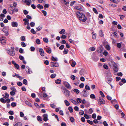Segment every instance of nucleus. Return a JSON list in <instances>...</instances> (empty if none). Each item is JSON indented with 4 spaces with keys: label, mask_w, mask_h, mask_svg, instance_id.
Listing matches in <instances>:
<instances>
[{
    "label": "nucleus",
    "mask_w": 126,
    "mask_h": 126,
    "mask_svg": "<svg viewBox=\"0 0 126 126\" xmlns=\"http://www.w3.org/2000/svg\"><path fill=\"white\" fill-rule=\"evenodd\" d=\"M87 19V17L84 13L79 12V20L84 22L86 21Z\"/></svg>",
    "instance_id": "obj_1"
},
{
    "label": "nucleus",
    "mask_w": 126,
    "mask_h": 126,
    "mask_svg": "<svg viewBox=\"0 0 126 126\" xmlns=\"http://www.w3.org/2000/svg\"><path fill=\"white\" fill-rule=\"evenodd\" d=\"M62 92L66 96H69L70 94V92L65 88L63 89Z\"/></svg>",
    "instance_id": "obj_2"
},
{
    "label": "nucleus",
    "mask_w": 126,
    "mask_h": 126,
    "mask_svg": "<svg viewBox=\"0 0 126 126\" xmlns=\"http://www.w3.org/2000/svg\"><path fill=\"white\" fill-rule=\"evenodd\" d=\"M99 101L98 102V104L100 105L104 104L105 103V100L101 97L100 96L99 98Z\"/></svg>",
    "instance_id": "obj_3"
},
{
    "label": "nucleus",
    "mask_w": 126,
    "mask_h": 126,
    "mask_svg": "<svg viewBox=\"0 0 126 126\" xmlns=\"http://www.w3.org/2000/svg\"><path fill=\"white\" fill-rule=\"evenodd\" d=\"M7 53L10 56H13L15 54V52L14 50H11L9 49L7 50Z\"/></svg>",
    "instance_id": "obj_4"
},
{
    "label": "nucleus",
    "mask_w": 126,
    "mask_h": 126,
    "mask_svg": "<svg viewBox=\"0 0 126 126\" xmlns=\"http://www.w3.org/2000/svg\"><path fill=\"white\" fill-rule=\"evenodd\" d=\"M50 65L51 67H58L59 65L58 63L57 62L54 63L53 62H51L50 63Z\"/></svg>",
    "instance_id": "obj_5"
},
{
    "label": "nucleus",
    "mask_w": 126,
    "mask_h": 126,
    "mask_svg": "<svg viewBox=\"0 0 126 126\" xmlns=\"http://www.w3.org/2000/svg\"><path fill=\"white\" fill-rule=\"evenodd\" d=\"M5 39V38L4 37H1L0 38L1 43L3 45H4L5 44L6 42Z\"/></svg>",
    "instance_id": "obj_6"
},
{
    "label": "nucleus",
    "mask_w": 126,
    "mask_h": 126,
    "mask_svg": "<svg viewBox=\"0 0 126 126\" xmlns=\"http://www.w3.org/2000/svg\"><path fill=\"white\" fill-rule=\"evenodd\" d=\"M25 70L26 71L27 73L28 74H31L32 73V71L28 66H27L26 67Z\"/></svg>",
    "instance_id": "obj_7"
},
{
    "label": "nucleus",
    "mask_w": 126,
    "mask_h": 126,
    "mask_svg": "<svg viewBox=\"0 0 126 126\" xmlns=\"http://www.w3.org/2000/svg\"><path fill=\"white\" fill-rule=\"evenodd\" d=\"M103 47L102 45H101L98 49L97 52L99 53H101L103 51Z\"/></svg>",
    "instance_id": "obj_8"
},
{
    "label": "nucleus",
    "mask_w": 126,
    "mask_h": 126,
    "mask_svg": "<svg viewBox=\"0 0 126 126\" xmlns=\"http://www.w3.org/2000/svg\"><path fill=\"white\" fill-rule=\"evenodd\" d=\"M82 95L83 97H87L88 96L87 91L86 90H83L82 92Z\"/></svg>",
    "instance_id": "obj_9"
},
{
    "label": "nucleus",
    "mask_w": 126,
    "mask_h": 126,
    "mask_svg": "<svg viewBox=\"0 0 126 126\" xmlns=\"http://www.w3.org/2000/svg\"><path fill=\"white\" fill-rule=\"evenodd\" d=\"M63 84L64 86L68 89H71V87L70 84L67 82L65 81L64 82Z\"/></svg>",
    "instance_id": "obj_10"
},
{
    "label": "nucleus",
    "mask_w": 126,
    "mask_h": 126,
    "mask_svg": "<svg viewBox=\"0 0 126 126\" xmlns=\"http://www.w3.org/2000/svg\"><path fill=\"white\" fill-rule=\"evenodd\" d=\"M106 81L107 83L110 85L112 87L111 85L110 84V83L112 81V78H107L106 79Z\"/></svg>",
    "instance_id": "obj_11"
},
{
    "label": "nucleus",
    "mask_w": 126,
    "mask_h": 126,
    "mask_svg": "<svg viewBox=\"0 0 126 126\" xmlns=\"http://www.w3.org/2000/svg\"><path fill=\"white\" fill-rule=\"evenodd\" d=\"M43 116L44 118L43 120L44 121L46 122L48 120V115L47 114H43Z\"/></svg>",
    "instance_id": "obj_12"
},
{
    "label": "nucleus",
    "mask_w": 126,
    "mask_h": 126,
    "mask_svg": "<svg viewBox=\"0 0 126 126\" xmlns=\"http://www.w3.org/2000/svg\"><path fill=\"white\" fill-rule=\"evenodd\" d=\"M11 25L13 27H17L18 26V24L17 22L13 21L11 23Z\"/></svg>",
    "instance_id": "obj_13"
},
{
    "label": "nucleus",
    "mask_w": 126,
    "mask_h": 126,
    "mask_svg": "<svg viewBox=\"0 0 126 126\" xmlns=\"http://www.w3.org/2000/svg\"><path fill=\"white\" fill-rule=\"evenodd\" d=\"M70 101L71 102L73 103L74 104L76 105L78 103H79L78 102L79 101V98H77V102L72 99H71L70 100Z\"/></svg>",
    "instance_id": "obj_14"
},
{
    "label": "nucleus",
    "mask_w": 126,
    "mask_h": 126,
    "mask_svg": "<svg viewBox=\"0 0 126 126\" xmlns=\"http://www.w3.org/2000/svg\"><path fill=\"white\" fill-rule=\"evenodd\" d=\"M40 54L42 56H44V54L43 50L41 48H40L39 49Z\"/></svg>",
    "instance_id": "obj_15"
},
{
    "label": "nucleus",
    "mask_w": 126,
    "mask_h": 126,
    "mask_svg": "<svg viewBox=\"0 0 126 126\" xmlns=\"http://www.w3.org/2000/svg\"><path fill=\"white\" fill-rule=\"evenodd\" d=\"M13 77H15V76H17V77L20 79V80H21L23 79L24 78L21 77V76H19L18 74H16V73L15 74V75H13Z\"/></svg>",
    "instance_id": "obj_16"
},
{
    "label": "nucleus",
    "mask_w": 126,
    "mask_h": 126,
    "mask_svg": "<svg viewBox=\"0 0 126 126\" xmlns=\"http://www.w3.org/2000/svg\"><path fill=\"white\" fill-rule=\"evenodd\" d=\"M31 0H25L24 2L26 3L27 5L29 6L31 4Z\"/></svg>",
    "instance_id": "obj_17"
},
{
    "label": "nucleus",
    "mask_w": 126,
    "mask_h": 126,
    "mask_svg": "<svg viewBox=\"0 0 126 126\" xmlns=\"http://www.w3.org/2000/svg\"><path fill=\"white\" fill-rule=\"evenodd\" d=\"M23 20L25 22L24 24L25 25L28 24H29V20L25 18L23 19Z\"/></svg>",
    "instance_id": "obj_18"
},
{
    "label": "nucleus",
    "mask_w": 126,
    "mask_h": 126,
    "mask_svg": "<svg viewBox=\"0 0 126 126\" xmlns=\"http://www.w3.org/2000/svg\"><path fill=\"white\" fill-rule=\"evenodd\" d=\"M94 32H92V34H93L92 36V38L94 39H95L96 38V33H94Z\"/></svg>",
    "instance_id": "obj_19"
},
{
    "label": "nucleus",
    "mask_w": 126,
    "mask_h": 126,
    "mask_svg": "<svg viewBox=\"0 0 126 126\" xmlns=\"http://www.w3.org/2000/svg\"><path fill=\"white\" fill-rule=\"evenodd\" d=\"M79 11H81L83 12L84 11V9L83 7L81 5H79Z\"/></svg>",
    "instance_id": "obj_20"
},
{
    "label": "nucleus",
    "mask_w": 126,
    "mask_h": 126,
    "mask_svg": "<svg viewBox=\"0 0 126 126\" xmlns=\"http://www.w3.org/2000/svg\"><path fill=\"white\" fill-rule=\"evenodd\" d=\"M5 17V15L3 14H1L0 15V17L1 19H2V20H1V19H0V21H2L3 19V17Z\"/></svg>",
    "instance_id": "obj_21"
},
{
    "label": "nucleus",
    "mask_w": 126,
    "mask_h": 126,
    "mask_svg": "<svg viewBox=\"0 0 126 126\" xmlns=\"http://www.w3.org/2000/svg\"><path fill=\"white\" fill-rule=\"evenodd\" d=\"M84 70L82 68L80 70L79 72V74L81 75H83V73L84 72Z\"/></svg>",
    "instance_id": "obj_22"
},
{
    "label": "nucleus",
    "mask_w": 126,
    "mask_h": 126,
    "mask_svg": "<svg viewBox=\"0 0 126 126\" xmlns=\"http://www.w3.org/2000/svg\"><path fill=\"white\" fill-rule=\"evenodd\" d=\"M37 120L39 122H41L42 121L41 117L39 116H37Z\"/></svg>",
    "instance_id": "obj_23"
},
{
    "label": "nucleus",
    "mask_w": 126,
    "mask_h": 126,
    "mask_svg": "<svg viewBox=\"0 0 126 126\" xmlns=\"http://www.w3.org/2000/svg\"><path fill=\"white\" fill-rule=\"evenodd\" d=\"M105 48L108 50H110V46L108 44L106 45Z\"/></svg>",
    "instance_id": "obj_24"
},
{
    "label": "nucleus",
    "mask_w": 126,
    "mask_h": 126,
    "mask_svg": "<svg viewBox=\"0 0 126 126\" xmlns=\"http://www.w3.org/2000/svg\"><path fill=\"white\" fill-rule=\"evenodd\" d=\"M65 104L67 106H68L70 105V104L69 102L67 100H65L64 101Z\"/></svg>",
    "instance_id": "obj_25"
},
{
    "label": "nucleus",
    "mask_w": 126,
    "mask_h": 126,
    "mask_svg": "<svg viewBox=\"0 0 126 126\" xmlns=\"http://www.w3.org/2000/svg\"><path fill=\"white\" fill-rule=\"evenodd\" d=\"M44 41L46 43H47L48 42V39L47 38H44L43 39Z\"/></svg>",
    "instance_id": "obj_26"
},
{
    "label": "nucleus",
    "mask_w": 126,
    "mask_h": 126,
    "mask_svg": "<svg viewBox=\"0 0 126 126\" xmlns=\"http://www.w3.org/2000/svg\"><path fill=\"white\" fill-rule=\"evenodd\" d=\"M25 103L27 105L29 106L30 107H32V105L31 103H30L29 101H25Z\"/></svg>",
    "instance_id": "obj_27"
},
{
    "label": "nucleus",
    "mask_w": 126,
    "mask_h": 126,
    "mask_svg": "<svg viewBox=\"0 0 126 126\" xmlns=\"http://www.w3.org/2000/svg\"><path fill=\"white\" fill-rule=\"evenodd\" d=\"M37 7L40 9H42L43 8V6L42 5H41L40 4H38L37 5Z\"/></svg>",
    "instance_id": "obj_28"
},
{
    "label": "nucleus",
    "mask_w": 126,
    "mask_h": 126,
    "mask_svg": "<svg viewBox=\"0 0 126 126\" xmlns=\"http://www.w3.org/2000/svg\"><path fill=\"white\" fill-rule=\"evenodd\" d=\"M61 82V80L59 79H57L55 81V83L58 84H60Z\"/></svg>",
    "instance_id": "obj_29"
},
{
    "label": "nucleus",
    "mask_w": 126,
    "mask_h": 126,
    "mask_svg": "<svg viewBox=\"0 0 126 126\" xmlns=\"http://www.w3.org/2000/svg\"><path fill=\"white\" fill-rule=\"evenodd\" d=\"M90 105V104L89 102H86L85 103V106L86 108H88L89 107Z\"/></svg>",
    "instance_id": "obj_30"
},
{
    "label": "nucleus",
    "mask_w": 126,
    "mask_h": 126,
    "mask_svg": "<svg viewBox=\"0 0 126 126\" xmlns=\"http://www.w3.org/2000/svg\"><path fill=\"white\" fill-rule=\"evenodd\" d=\"M25 37L24 36H22L20 37V40L22 41H25Z\"/></svg>",
    "instance_id": "obj_31"
},
{
    "label": "nucleus",
    "mask_w": 126,
    "mask_h": 126,
    "mask_svg": "<svg viewBox=\"0 0 126 126\" xmlns=\"http://www.w3.org/2000/svg\"><path fill=\"white\" fill-rule=\"evenodd\" d=\"M87 122L91 125H92L93 124V121H90V120H87Z\"/></svg>",
    "instance_id": "obj_32"
},
{
    "label": "nucleus",
    "mask_w": 126,
    "mask_h": 126,
    "mask_svg": "<svg viewBox=\"0 0 126 126\" xmlns=\"http://www.w3.org/2000/svg\"><path fill=\"white\" fill-rule=\"evenodd\" d=\"M0 101L1 102L3 103H6V102L5 101V100L4 98H1L0 99Z\"/></svg>",
    "instance_id": "obj_33"
},
{
    "label": "nucleus",
    "mask_w": 126,
    "mask_h": 126,
    "mask_svg": "<svg viewBox=\"0 0 126 126\" xmlns=\"http://www.w3.org/2000/svg\"><path fill=\"white\" fill-rule=\"evenodd\" d=\"M51 59L54 62H55L57 61V58H55L53 56L51 57Z\"/></svg>",
    "instance_id": "obj_34"
},
{
    "label": "nucleus",
    "mask_w": 126,
    "mask_h": 126,
    "mask_svg": "<svg viewBox=\"0 0 126 126\" xmlns=\"http://www.w3.org/2000/svg\"><path fill=\"white\" fill-rule=\"evenodd\" d=\"M15 126H22V124L20 122H18L15 125Z\"/></svg>",
    "instance_id": "obj_35"
},
{
    "label": "nucleus",
    "mask_w": 126,
    "mask_h": 126,
    "mask_svg": "<svg viewBox=\"0 0 126 126\" xmlns=\"http://www.w3.org/2000/svg\"><path fill=\"white\" fill-rule=\"evenodd\" d=\"M76 64V62L75 61H73V62L72 63L71 66L73 67L75 66Z\"/></svg>",
    "instance_id": "obj_36"
},
{
    "label": "nucleus",
    "mask_w": 126,
    "mask_h": 126,
    "mask_svg": "<svg viewBox=\"0 0 126 126\" xmlns=\"http://www.w3.org/2000/svg\"><path fill=\"white\" fill-rule=\"evenodd\" d=\"M99 93L101 96V97H105V95L104 94V93H103V92H102L101 91H100L99 92Z\"/></svg>",
    "instance_id": "obj_37"
},
{
    "label": "nucleus",
    "mask_w": 126,
    "mask_h": 126,
    "mask_svg": "<svg viewBox=\"0 0 126 126\" xmlns=\"http://www.w3.org/2000/svg\"><path fill=\"white\" fill-rule=\"evenodd\" d=\"M9 96V94L7 93H5V95L3 97L4 98H6L8 97Z\"/></svg>",
    "instance_id": "obj_38"
},
{
    "label": "nucleus",
    "mask_w": 126,
    "mask_h": 126,
    "mask_svg": "<svg viewBox=\"0 0 126 126\" xmlns=\"http://www.w3.org/2000/svg\"><path fill=\"white\" fill-rule=\"evenodd\" d=\"M111 102L112 103L115 104L117 103V101L116 99H114L112 100L111 101Z\"/></svg>",
    "instance_id": "obj_39"
},
{
    "label": "nucleus",
    "mask_w": 126,
    "mask_h": 126,
    "mask_svg": "<svg viewBox=\"0 0 126 126\" xmlns=\"http://www.w3.org/2000/svg\"><path fill=\"white\" fill-rule=\"evenodd\" d=\"M68 110L70 112L72 113L73 112V110L72 108L71 107H69L68 108Z\"/></svg>",
    "instance_id": "obj_40"
},
{
    "label": "nucleus",
    "mask_w": 126,
    "mask_h": 126,
    "mask_svg": "<svg viewBox=\"0 0 126 126\" xmlns=\"http://www.w3.org/2000/svg\"><path fill=\"white\" fill-rule=\"evenodd\" d=\"M23 83L25 85L27 84V80L26 79H24L23 80Z\"/></svg>",
    "instance_id": "obj_41"
},
{
    "label": "nucleus",
    "mask_w": 126,
    "mask_h": 126,
    "mask_svg": "<svg viewBox=\"0 0 126 126\" xmlns=\"http://www.w3.org/2000/svg\"><path fill=\"white\" fill-rule=\"evenodd\" d=\"M90 97L92 99H94L95 98V95L94 94H91L90 95Z\"/></svg>",
    "instance_id": "obj_42"
},
{
    "label": "nucleus",
    "mask_w": 126,
    "mask_h": 126,
    "mask_svg": "<svg viewBox=\"0 0 126 126\" xmlns=\"http://www.w3.org/2000/svg\"><path fill=\"white\" fill-rule=\"evenodd\" d=\"M47 51L48 53H50L51 52V48H47Z\"/></svg>",
    "instance_id": "obj_43"
},
{
    "label": "nucleus",
    "mask_w": 126,
    "mask_h": 126,
    "mask_svg": "<svg viewBox=\"0 0 126 126\" xmlns=\"http://www.w3.org/2000/svg\"><path fill=\"white\" fill-rule=\"evenodd\" d=\"M20 44L21 45L22 47H25L26 46V45L25 43L23 42H21Z\"/></svg>",
    "instance_id": "obj_44"
},
{
    "label": "nucleus",
    "mask_w": 126,
    "mask_h": 126,
    "mask_svg": "<svg viewBox=\"0 0 126 126\" xmlns=\"http://www.w3.org/2000/svg\"><path fill=\"white\" fill-rule=\"evenodd\" d=\"M16 105V103L15 102H13L11 104V105L13 107H15Z\"/></svg>",
    "instance_id": "obj_45"
},
{
    "label": "nucleus",
    "mask_w": 126,
    "mask_h": 126,
    "mask_svg": "<svg viewBox=\"0 0 126 126\" xmlns=\"http://www.w3.org/2000/svg\"><path fill=\"white\" fill-rule=\"evenodd\" d=\"M84 116L86 119H89L90 118L89 116L86 114H85L84 115Z\"/></svg>",
    "instance_id": "obj_46"
},
{
    "label": "nucleus",
    "mask_w": 126,
    "mask_h": 126,
    "mask_svg": "<svg viewBox=\"0 0 126 126\" xmlns=\"http://www.w3.org/2000/svg\"><path fill=\"white\" fill-rule=\"evenodd\" d=\"M56 76V74H53L51 75L50 77L52 78H54Z\"/></svg>",
    "instance_id": "obj_47"
},
{
    "label": "nucleus",
    "mask_w": 126,
    "mask_h": 126,
    "mask_svg": "<svg viewBox=\"0 0 126 126\" xmlns=\"http://www.w3.org/2000/svg\"><path fill=\"white\" fill-rule=\"evenodd\" d=\"M85 89L87 90H89L90 89V87L88 85H86L85 86Z\"/></svg>",
    "instance_id": "obj_48"
},
{
    "label": "nucleus",
    "mask_w": 126,
    "mask_h": 126,
    "mask_svg": "<svg viewBox=\"0 0 126 126\" xmlns=\"http://www.w3.org/2000/svg\"><path fill=\"white\" fill-rule=\"evenodd\" d=\"M93 112V110L92 108H90L89 109L88 113L90 114H91Z\"/></svg>",
    "instance_id": "obj_49"
},
{
    "label": "nucleus",
    "mask_w": 126,
    "mask_h": 126,
    "mask_svg": "<svg viewBox=\"0 0 126 126\" xmlns=\"http://www.w3.org/2000/svg\"><path fill=\"white\" fill-rule=\"evenodd\" d=\"M93 10L94 12L96 14H97L98 13V12L96 10V9L94 8L93 9Z\"/></svg>",
    "instance_id": "obj_50"
},
{
    "label": "nucleus",
    "mask_w": 126,
    "mask_h": 126,
    "mask_svg": "<svg viewBox=\"0 0 126 126\" xmlns=\"http://www.w3.org/2000/svg\"><path fill=\"white\" fill-rule=\"evenodd\" d=\"M86 15L88 18H90L91 17V15L89 12H87L86 13Z\"/></svg>",
    "instance_id": "obj_51"
},
{
    "label": "nucleus",
    "mask_w": 126,
    "mask_h": 126,
    "mask_svg": "<svg viewBox=\"0 0 126 126\" xmlns=\"http://www.w3.org/2000/svg\"><path fill=\"white\" fill-rule=\"evenodd\" d=\"M68 49H64L63 52V53L65 54H67L68 53Z\"/></svg>",
    "instance_id": "obj_52"
},
{
    "label": "nucleus",
    "mask_w": 126,
    "mask_h": 126,
    "mask_svg": "<svg viewBox=\"0 0 126 126\" xmlns=\"http://www.w3.org/2000/svg\"><path fill=\"white\" fill-rule=\"evenodd\" d=\"M90 49L91 50V51H94L95 49L94 47H92L90 48Z\"/></svg>",
    "instance_id": "obj_53"
},
{
    "label": "nucleus",
    "mask_w": 126,
    "mask_h": 126,
    "mask_svg": "<svg viewBox=\"0 0 126 126\" xmlns=\"http://www.w3.org/2000/svg\"><path fill=\"white\" fill-rule=\"evenodd\" d=\"M19 58L21 60H24V57L21 55H20L19 56Z\"/></svg>",
    "instance_id": "obj_54"
},
{
    "label": "nucleus",
    "mask_w": 126,
    "mask_h": 126,
    "mask_svg": "<svg viewBox=\"0 0 126 126\" xmlns=\"http://www.w3.org/2000/svg\"><path fill=\"white\" fill-rule=\"evenodd\" d=\"M42 12L44 14V15L45 16H46L47 15V12H46L44 10H42Z\"/></svg>",
    "instance_id": "obj_55"
},
{
    "label": "nucleus",
    "mask_w": 126,
    "mask_h": 126,
    "mask_svg": "<svg viewBox=\"0 0 126 126\" xmlns=\"http://www.w3.org/2000/svg\"><path fill=\"white\" fill-rule=\"evenodd\" d=\"M103 67L104 68L106 69H108V65H107L106 64H104L103 65Z\"/></svg>",
    "instance_id": "obj_56"
},
{
    "label": "nucleus",
    "mask_w": 126,
    "mask_h": 126,
    "mask_svg": "<svg viewBox=\"0 0 126 126\" xmlns=\"http://www.w3.org/2000/svg\"><path fill=\"white\" fill-rule=\"evenodd\" d=\"M84 86V84L83 83H82L79 85V87L80 88H83Z\"/></svg>",
    "instance_id": "obj_57"
},
{
    "label": "nucleus",
    "mask_w": 126,
    "mask_h": 126,
    "mask_svg": "<svg viewBox=\"0 0 126 126\" xmlns=\"http://www.w3.org/2000/svg\"><path fill=\"white\" fill-rule=\"evenodd\" d=\"M36 42L38 44H40V41L39 39H37L36 40Z\"/></svg>",
    "instance_id": "obj_58"
},
{
    "label": "nucleus",
    "mask_w": 126,
    "mask_h": 126,
    "mask_svg": "<svg viewBox=\"0 0 126 126\" xmlns=\"http://www.w3.org/2000/svg\"><path fill=\"white\" fill-rule=\"evenodd\" d=\"M113 69L114 71L115 72H117L118 71V68H117V67H113Z\"/></svg>",
    "instance_id": "obj_59"
},
{
    "label": "nucleus",
    "mask_w": 126,
    "mask_h": 126,
    "mask_svg": "<svg viewBox=\"0 0 126 126\" xmlns=\"http://www.w3.org/2000/svg\"><path fill=\"white\" fill-rule=\"evenodd\" d=\"M2 89L3 90H5L7 89V87L6 86H4L1 87Z\"/></svg>",
    "instance_id": "obj_60"
},
{
    "label": "nucleus",
    "mask_w": 126,
    "mask_h": 126,
    "mask_svg": "<svg viewBox=\"0 0 126 126\" xmlns=\"http://www.w3.org/2000/svg\"><path fill=\"white\" fill-rule=\"evenodd\" d=\"M108 53L106 50H105L103 54L105 56H107L108 55Z\"/></svg>",
    "instance_id": "obj_61"
},
{
    "label": "nucleus",
    "mask_w": 126,
    "mask_h": 126,
    "mask_svg": "<svg viewBox=\"0 0 126 126\" xmlns=\"http://www.w3.org/2000/svg\"><path fill=\"white\" fill-rule=\"evenodd\" d=\"M20 115L21 117H24V114L22 112H21L20 113Z\"/></svg>",
    "instance_id": "obj_62"
},
{
    "label": "nucleus",
    "mask_w": 126,
    "mask_h": 126,
    "mask_svg": "<svg viewBox=\"0 0 126 126\" xmlns=\"http://www.w3.org/2000/svg\"><path fill=\"white\" fill-rule=\"evenodd\" d=\"M103 124L104 126H108V124L107 123L106 121H104L103 122Z\"/></svg>",
    "instance_id": "obj_63"
},
{
    "label": "nucleus",
    "mask_w": 126,
    "mask_h": 126,
    "mask_svg": "<svg viewBox=\"0 0 126 126\" xmlns=\"http://www.w3.org/2000/svg\"><path fill=\"white\" fill-rule=\"evenodd\" d=\"M44 126H51L47 123H45L44 124Z\"/></svg>",
    "instance_id": "obj_64"
}]
</instances>
